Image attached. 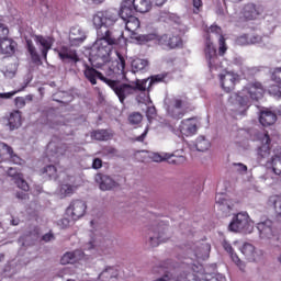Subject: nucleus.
<instances>
[{
  "label": "nucleus",
  "instance_id": "f3484780",
  "mask_svg": "<svg viewBox=\"0 0 281 281\" xmlns=\"http://www.w3.org/2000/svg\"><path fill=\"white\" fill-rule=\"evenodd\" d=\"M87 41V33L80 26H72L69 32V43L72 47H78Z\"/></svg>",
  "mask_w": 281,
  "mask_h": 281
},
{
  "label": "nucleus",
  "instance_id": "412c9836",
  "mask_svg": "<svg viewBox=\"0 0 281 281\" xmlns=\"http://www.w3.org/2000/svg\"><path fill=\"white\" fill-rule=\"evenodd\" d=\"M120 278V269L115 266H106L98 276V280L101 281H117Z\"/></svg>",
  "mask_w": 281,
  "mask_h": 281
},
{
  "label": "nucleus",
  "instance_id": "69168bd1",
  "mask_svg": "<svg viewBox=\"0 0 281 281\" xmlns=\"http://www.w3.org/2000/svg\"><path fill=\"white\" fill-rule=\"evenodd\" d=\"M237 45H249V41H247V36H240L236 40Z\"/></svg>",
  "mask_w": 281,
  "mask_h": 281
},
{
  "label": "nucleus",
  "instance_id": "72a5a7b5",
  "mask_svg": "<svg viewBox=\"0 0 281 281\" xmlns=\"http://www.w3.org/2000/svg\"><path fill=\"white\" fill-rule=\"evenodd\" d=\"M150 63L148 59L136 58L132 60V71L137 74V71H146Z\"/></svg>",
  "mask_w": 281,
  "mask_h": 281
},
{
  "label": "nucleus",
  "instance_id": "49530a36",
  "mask_svg": "<svg viewBox=\"0 0 281 281\" xmlns=\"http://www.w3.org/2000/svg\"><path fill=\"white\" fill-rule=\"evenodd\" d=\"M43 175H47L52 179V177H56V167L54 165H48L42 169Z\"/></svg>",
  "mask_w": 281,
  "mask_h": 281
},
{
  "label": "nucleus",
  "instance_id": "774afa93",
  "mask_svg": "<svg viewBox=\"0 0 281 281\" xmlns=\"http://www.w3.org/2000/svg\"><path fill=\"white\" fill-rule=\"evenodd\" d=\"M15 74L16 72L14 70H5L4 71L5 78H14Z\"/></svg>",
  "mask_w": 281,
  "mask_h": 281
},
{
  "label": "nucleus",
  "instance_id": "bf43d9fd",
  "mask_svg": "<svg viewBox=\"0 0 281 281\" xmlns=\"http://www.w3.org/2000/svg\"><path fill=\"white\" fill-rule=\"evenodd\" d=\"M233 166L237 168V172H247V165L243 162H234Z\"/></svg>",
  "mask_w": 281,
  "mask_h": 281
},
{
  "label": "nucleus",
  "instance_id": "a211bd4d",
  "mask_svg": "<svg viewBox=\"0 0 281 281\" xmlns=\"http://www.w3.org/2000/svg\"><path fill=\"white\" fill-rule=\"evenodd\" d=\"M58 56L63 63H74V65H76V63H80V57H78L76 49H71L67 46H63L58 50Z\"/></svg>",
  "mask_w": 281,
  "mask_h": 281
},
{
  "label": "nucleus",
  "instance_id": "4468645a",
  "mask_svg": "<svg viewBox=\"0 0 281 281\" xmlns=\"http://www.w3.org/2000/svg\"><path fill=\"white\" fill-rule=\"evenodd\" d=\"M158 45L164 47V49H177L183 45V41L179 35L164 34L158 37Z\"/></svg>",
  "mask_w": 281,
  "mask_h": 281
},
{
  "label": "nucleus",
  "instance_id": "393cba45",
  "mask_svg": "<svg viewBox=\"0 0 281 281\" xmlns=\"http://www.w3.org/2000/svg\"><path fill=\"white\" fill-rule=\"evenodd\" d=\"M211 34H216L218 36V54L220 56H224L225 52H227V46L225 45V37H223V30L218 25H212L209 30Z\"/></svg>",
  "mask_w": 281,
  "mask_h": 281
},
{
  "label": "nucleus",
  "instance_id": "0eeeda50",
  "mask_svg": "<svg viewBox=\"0 0 281 281\" xmlns=\"http://www.w3.org/2000/svg\"><path fill=\"white\" fill-rule=\"evenodd\" d=\"M117 19H120V14L115 9H109L105 11H99L93 15L92 23L94 30L102 27H113L115 23H117Z\"/></svg>",
  "mask_w": 281,
  "mask_h": 281
},
{
  "label": "nucleus",
  "instance_id": "4be33fe9",
  "mask_svg": "<svg viewBox=\"0 0 281 281\" xmlns=\"http://www.w3.org/2000/svg\"><path fill=\"white\" fill-rule=\"evenodd\" d=\"M16 47L18 44L12 38L5 37L4 40H0V54L4 56H14Z\"/></svg>",
  "mask_w": 281,
  "mask_h": 281
},
{
  "label": "nucleus",
  "instance_id": "8fccbe9b",
  "mask_svg": "<svg viewBox=\"0 0 281 281\" xmlns=\"http://www.w3.org/2000/svg\"><path fill=\"white\" fill-rule=\"evenodd\" d=\"M269 93L270 95H272V98H276L277 100L281 99V87L280 86H272L269 89Z\"/></svg>",
  "mask_w": 281,
  "mask_h": 281
},
{
  "label": "nucleus",
  "instance_id": "b1692460",
  "mask_svg": "<svg viewBox=\"0 0 281 281\" xmlns=\"http://www.w3.org/2000/svg\"><path fill=\"white\" fill-rule=\"evenodd\" d=\"M68 148L69 147L65 143H50L48 144V155L55 159H60V157H64L65 153H67Z\"/></svg>",
  "mask_w": 281,
  "mask_h": 281
},
{
  "label": "nucleus",
  "instance_id": "20e7f679",
  "mask_svg": "<svg viewBox=\"0 0 281 281\" xmlns=\"http://www.w3.org/2000/svg\"><path fill=\"white\" fill-rule=\"evenodd\" d=\"M89 60L92 69H100L103 65H106L111 60V47L95 41L90 49ZM95 67V68H94Z\"/></svg>",
  "mask_w": 281,
  "mask_h": 281
},
{
  "label": "nucleus",
  "instance_id": "4d7b16f0",
  "mask_svg": "<svg viewBox=\"0 0 281 281\" xmlns=\"http://www.w3.org/2000/svg\"><path fill=\"white\" fill-rule=\"evenodd\" d=\"M14 102L18 109H23V106H25V98L23 97H16Z\"/></svg>",
  "mask_w": 281,
  "mask_h": 281
},
{
  "label": "nucleus",
  "instance_id": "dca6fc26",
  "mask_svg": "<svg viewBox=\"0 0 281 281\" xmlns=\"http://www.w3.org/2000/svg\"><path fill=\"white\" fill-rule=\"evenodd\" d=\"M32 38L37 47H40L44 60H47V54L52 49V45H54V38L43 35H33Z\"/></svg>",
  "mask_w": 281,
  "mask_h": 281
},
{
  "label": "nucleus",
  "instance_id": "5fc2aeb1",
  "mask_svg": "<svg viewBox=\"0 0 281 281\" xmlns=\"http://www.w3.org/2000/svg\"><path fill=\"white\" fill-rule=\"evenodd\" d=\"M16 199L20 201H27L30 199V194L27 191H19L15 193Z\"/></svg>",
  "mask_w": 281,
  "mask_h": 281
},
{
  "label": "nucleus",
  "instance_id": "052dcab7",
  "mask_svg": "<svg viewBox=\"0 0 281 281\" xmlns=\"http://www.w3.org/2000/svg\"><path fill=\"white\" fill-rule=\"evenodd\" d=\"M92 168L94 170H100V168H102V159L94 158L93 161H92Z\"/></svg>",
  "mask_w": 281,
  "mask_h": 281
},
{
  "label": "nucleus",
  "instance_id": "9d476101",
  "mask_svg": "<svg viewBox=\"0 0 281 281\" xmlns=\"http://www.w3.org/2000/svg\"><path fill=\"white\" fill-rule=\"evenodd\" d=\"M252 135H255L254 139H258L261 142V146L258 147V155L261 159L269 157L271 154V142L272 138L269 135V132H260L258 130H252Z\"/></svg>",
  "mask_w": 281,
  "mask_h": 281
},
{
  "label": "nucleus",
  "instance_id": "f03ea898",
  "mask_svg": "<svg viewBox=\"0 0 281 281\" xmlns=\"http://www.w3.org/2000/svg\"><path fill=\"white\" fill-rule=\"evenodd\" d=\"M262 95H265V88H262V83H248L240 92L232 93L228 98V102L234 106L235 111L245 113V111L249 109L251 100L258 102Z\"/></svg>",
  "mask_w": 281,
  "mask_h": 281
},
{
  "label": "nucleus",
  "instance_id": "37998d69",
  "mask_svg": "<svg viewBox=\"0 0 281 281\" xmlns=\"http://www.w3.org/2000/svg\"><path fill=\"white\" fill-rule=\"evenodd\" d=\"M272 170L274 173L281 175V156L280 155H276L272 158Z\"/></svg>",
  "mask_w": 281,
  "mask_h": 281
},
{
  "label": "nucleus",
  "instance_id": "864d4df0",
  "mask_svg": "<svg viewBox=\"0 0 281 281\" xmlns=\"http://www.w3.org/2000/svg\"><path fill=\"white\" fill-rule=\"evenodd\" d=\"M215 200H216V203L221 205L222 210H225V207L229 210V204L227 203V199H225L223 195H216Z\"/></svg>",
  "mask_w": 281,
  "mask_h": 281
},
{
  "label": "nucleus",
  "instance_id": "09e8293b",
  "mask_svg": "<svg viewBox=\"0 0 281 281\" xmlns=\"http://www.w3.org/2000/svg\"><path fill=\"white\" fill-rule=\"evenodd\" d=\"M167 160L169 164L179 165V164H183V161H186V157L171 155L167 158Z\"/></svg>",
  "mask_w": 281,
  "mask_h": 281
},
{
  "label": "nucleus",
  "instance_id": "f704fd0d",
  "mask_svg": "<svg viewBox=\"0 0 281 281\" xmlns=\"http://www.w3.org/2000/svg\"><path fill=\"white\" fill-rule=\"evenodd\" d=\"M157 21H159L160 23H179V16L168 11H160L158 13Z\"/></svg>",
  "mask_w": 281,
  "mask_h": 281
},
{
  "label": "nucleus",
  "instance_id": "4c0bfd02",
  "mask_svg": "<svg viewBox=\"0 0 281 281\" xmlns=\"http://www.w3.org/2000/svg\"><path fill=\"white\" fill-rule=\"evenodd\" d=\"M257 229L262 238H269L271 240V245L278 247V244L273 243V228L271 226L270 228H265L262 225H257Z\"/></svg>",
  "mask_w": 281,
  "mask_h": 281
},
{
  "label": "nucleus",
  "instance_id": "6e6552de",
  "mask_svg": "<svg viewBox=\"0 0 281 281\" xmlns=\"http://www.w3.org/2000/svg\"><path fill=\"white\" fill-rule=\"evenodd\" d=\"M94 181L99 184V189L102 192H109L111 190H115V188H120L122 186V181L126 182V178H123L122 176L112 177L104 173H97Z\"/></svg>",
  "mask_w": 281,
  "mask_h": 281
},
{
  "label": "nucleus",
  "instance_id": "6ab92c4d",
  "mask_svg": "<svg viewBox=\"0 0 281 281\" xmlns=\"http://www.w3.org/2000/svg\"><path fill=\"white\" fill-rule=\"evenodd\" d=\"M260 14H262V10L255 3H248L243 9L244 21H256Z\"/></svg>",
  "mask_w": 281,
  "mask_h": 281
},
{
  "label": "nucleus",
  "instance_id": "c9c22d12",
  "mask_svg": "<svg viewBox=\"0 0 281 281\" xmlns=\"http://www.w3.org/2000/svg\"><path fill=\"white\" fill-rule=\"evenodd\" d=\"M132 3H134L136 12H139L140 14H146L151 8L150 0H132Z\"/></svg>",
  "mask_w": 281,
  "mask_h": 281
},
{
  "label": "nucleus",
  "instance_id": "e2e57ef3",
  "mask_svg": "<svg viewBox=\"0 0 281 281\" xmlns=\"http://www.w3.org/2000/svg\"><path fill=\"white\" fill-rule=\"evenodd\" d=\"M15 94H16L15 91L0 93V99H2V100H10V98L14 97Z\"/></svg>",
  "mask_w": 281,
  "mask_h": 281
},
{
  "label": "nucleus",
  "instance_id": "9b49d317",
  "mask_svg": "<svg viewBox=\"0 0 281 281\" xmlns=\"http://www.w3.org/2000/svg\"><path fill=\"white\" fill-rule=\"evenodd\" d=\"M204 57L209 65L210 71L218 67L221 59H218V54H216V46H214V42H212L210 35L206 37L204 43Z\"/></svg>",
  "mask_w": 281,
  "mask_h": 281
},
{
  "label": "nucleus",
  "instance_id": "3c124183",
  "mask_svg": "<svg viewBox=\"0 0 281 281\" xmlns=\"http://www.w3.org/2000/svg\"><path fill=\"white\" fill-rule=\"evenodd\" d=\"M10 34V29L3 23H0V41H3L8 38V35Z\"/></svg>",
  "mask_w": 281,
  "mask_h": 281
},
{
  "label": "nucleus",
  "instance_id": "c85d7f7f",
  "mask_svg": "<svg viewBox=\"0 0 281 281\" xmlns=\"http://www.w3.org/2000/svg\"><path fill=\"white\" fill-rule=\"evenodd\" d=\"M7 126L10 131H16L21 126V111L15 110L7 117Z\"/></svg>",
  "mask_w": 281,
  "mask_h": 281
},
{
  "label": "nucleus",
  "instance_id": "13d9d810",
  "mask_svg": "<svg viewBox=\"0 0 281 281\" xmlns=\"http://www.w3.org/2000/svg\"><path fill=\"white\" fill-rule=\"evenodd\" d=\"M248 43H249L250 45H256V44H258V43H262V36H260V35H252V36L249 38Z\"/></svg>",
  "mask_w": 281,
  "mask_h": 281
},
{
  "label": "nucleus",
  "instance_id": "aec40b11",
  "mask_svg": "<svg viewBox=\"0 0 281 281\" xmlns=\"http://www.w3.org/2000/svg\"><path fill=\"white\" fill-rule=\"evenodd\" d=\"M135 12L137 11L135 9V4L133 3V0H124L117 13L123 21H126V19H131L132 16H135Z\"/></svg>",
  "mask_w": 281,
  "mask_h": 281
},
{
  "label": "nucleus",
  "instance_id": "423d86ee",
  "mask_svg": "<svg viewBox=\"0 0 281 281\" xmlns=\"http://www.w3.org/2000/svg\"><path fill=\"white\" fill-rule=\"evenodd\" d=\"M228 231L235 234H251L254 232V222H251L247 212L237 213L233 216Z\"/></svg>",
  "mask_w": 281,
  "mask_h": 281
},
{
  "label": "nucleus",
  "instance_id": "680f3d73",
  "mask_svg": "<svg viewBox=\"0 0 281 281\" xmlns=\"http://www.w3.org/2000/svg\"><path fill=\"white\" fill-rule=\"evenodd\" d=\"M257 225H262L263 229H268L273 227V222L271 220H266L263 222H259Z\"/></svg>",
  "mask_w": 281,
  "mask_h": 281
},
{
  "label": "nucleus",
  "instance_id": "a19ab883",
  "mask_svg": "<svg viewBox=\"0 0 281 281\" xmlns=\"http://www.w3.org/2000/svg\"><path fill=\"white\" fill-rule=\"evenodd\" d=\"M91 137L92 139H97V142H106L109 139V132L106 130L94 131Z\"/></svg>",
  "mask_w": 281,
  "mask_h": 281
},
{
  "label": "nucleus",
  "instance_id": "79ce46f5",
  "mask_svg": "<svg viewBox=\"0 0 281 281\" xmlns=\"http://www.w3.org/2000/svg\"><path fill=\"white\" fill-rule=\"evenodd\" d=\"M14 183L18 186V188L20 190H22L23 192H30V184H27V181H25V179H23V176H20Z\"/></svg>",
  "mask_w": 281,
  "mask_h": 281
},
{
  "label": "nucleus",
  "instance_id": "1a4fd4ad",
  "mask_svg": "<svg viewBox=\"0 0 281 281\" xmlns=\"http://www.w3.org/2000/svg\"><path fill=\"white\" fill-rule=\"evenodd\" d=\"M123 21L125 22V30H127V32H132L133 38L138 41V43H148L149 41H155V38H157L156 34L137 35L135 31L139 30L140 25L139 19H137V16L132 15V18H127Z\"/></svg>",
  "mask_w": 281,
  "mask_h": 281
},
{
  "label": "nucleus",
  "instance_id": "f8f14e48",
  "mask_svg": "<svg viewBox=\"0 0 281 281\" xmlns=\"http://www.w3.org/2000/svg\"><path fill=\"white\" fill-rule=\"evenodd\" d=\"M168 226L158 225L148 232L147 243L150 247H159L160 243H166L170 236H168Z\"/></svg>",
  "mask_w": 281,
  "mask_h": 281
},
{
  "label": "nucleus",
  "instance_id": "ea45409f",
  "mask_svg": "<svg viewBox=\"0 0 281 281\" xmlns=\"http://www.w3.org/2000/svg\"><path fill=\"white\" fill-rule=\"evenodd\" d=\"M195 148L199 153H205L210 148V140L205 139L204 136H199L195 142Z\"/></svg>",
  "mask_w": 281,
  "mask_h": 281
},
{
  "label": "nucleus",
  "instance_id": "0e129e2a",
  "mask_svg": "<svg viewBox=\"0 0 281 281\" xmlns=\"http://www.w3.org/2000/svg\"><path fill=\"white\" fill-rule=\"evenodd\" d=\"M104 155H117V150L114 147L103 148Z\"/></svg>",
  "mask_w": 281,
  "mask_h": 281
},
{
  "label": "nucleus",
  "instance_id": "a18cd8bd",
  "mask_svg": "<svg viewBox=\"0 0 281 281\" xmlns=\"http://www.w3.org/2000/svg\"><path fill=\"white\" fill-rule=\"evenodd\" d=\"M7 175L8 177H11L13 181L20 179V177L23 176V173H21V170H19L18 168L11 167L7 170Z\"/></svg>",
  "mask_w": 281,
  "mask_h": 281
},
{
  "label": "nucleus",
  "instance_id": "c03bdc74",
  "mask_svg": "<svg viewBox=\"0 0 281 281\" xmlns=\"http://www.w3.org/2000/svg\"><path fill=\"white\" fill-rule=\"evenodd\" d=\"M142 120H144V116L139 112H134L128 115L130 124H133V125L139 124L142 122Z\"/></svg>",
  "mask_w": 281,
  "mask_h": 281
},
{
  "label": "nucleus",
  "instance_id": "473e14b6",
  "mask_svg": "<svg viewBox=\"0 0 281 281\" xmlns=\"http://www.w3.org/2000/svg\"><path fill=\"white\" fill-rule=\"evenodd\" d=\"M126 69V60L122 57V55H119V60L114 63L113 69H110L112 74H116L117 76H122V80L126 79V72L124 71Z\"/></svg>",
  "mask_w": 281,
  "mask_h": 281
},
{
  "label": "nucleus",
  "instance_id": "c756f323",
  "mask_svg": "<svg viewBox=\"0 0 281 281\" xmlns=\"http://www.w3.org/2000/svg\"><path fill=\"white\" fill-rule=\"evenodd\" d=\"M278 116L276 115V113L269 110L262 111L259 116V122L260 124H262V126H271L276 124Z\"/></svg>",
  "mask_w": 281,
  "mask_h": 281
},
{
  "label": "nucleus",
  "instance_id": "de8ad7c7",
  "mask_svg": "<svg viewBox=\"0 0 281 281\" xmlns=\"http://www.w3.org/2000/svg\"><path fill=\"white\" fill-rule=\"evenodd\" d=\"M76 260V252H66L61 258V265H69Z\"/></svg>",
  "mask_w": 281,
  "mask_h": 281
},
{
  "label": "nucleus",
  "instance_id": "e433bc0d",
  "mask_svg": "<svg viewBox=\"0 0 281 281\" xmlns=\"http://www.w3.org/2000/svg\"><path fill=\"white\" fill-rule=\"evenodd\" d=\"M268 205L273 207L277 218H281V196L280 195H271L268 200Z\"/></svg>",
  "mask_w": 281,
  "mask_h": 281
},
{
  "label": "nucleus",
  "instance_id": "f257e3e1",
  "mask_svg": "<svg viewBox=\"0 0 281 281\" xmlns=\"http://www.w3.org/2000/svg\"><path fill=\"white\" fill-rule=\"evenodd\" d=\"M83 76L86 80L91 85H98V79L105 82V85L114 91L115 95H117L121 104H124V100H126L128 95H133L135 91H146V89L147 91H150V89H153V85H157V82H165L168 85V81L172 80L170 74L162 72L151 76L148 79H137L132 83H122L119 80H111L104 77L102 72L95 70V68H91L87 63L83 64Z\"/></svg>",
  "mask_w": 281,
  "mask_h": 281
},
{
  "label": "nucleus",
  "instance_id": "39448f33",
  "mask_svg": "<svg viewBox=\"0 0 281 281\" xmlns=\"http://www.w3.org/2000/svg\"><path fill=\"white\" fill-rule=\"evenodd\" d=\"M97 30V42L108 47H117L124 41V31L112 27H101Z\"/></svg>",
  "mask_w": 281,
  "mask_h": 281
},
{
  "label": "nucleus",
  "instance_id": "6e6d98bb",
  "mask_svg": "<svg viewBox=\"0 0 281 281\" xmlns=\"http://www.w3.org/2000/svg\"><path fill=\"white\" fill-rule=\"evenodd\" d=\"M272 80H274V82H281V67L276 68V70L272 74Z\"/></svg>",
  "mask_w": 281,
  "mask_h": 281
},
{
  "label": "nucleus",
  "instance_id": "7ed1b4c3",
  "mask_svg": "<svg viewBox=\"0 0 281 281\" xmlns=\"http://www.w3.org/2000/svg\"><path fill=\"white\" fill-rule=\"evenodd\" d=\"M165 108L173 120H181L190 109V101L186 95H176L171 99H165Z\"/></svg>",
  "mask_w": 281,
  "mask_h": 281
},
{
  "label": "nucleus",
  "instance_id": "603ef678",
  "mask_svg": "<svg viewBox=\"0 0 281 281\" xmlns=\"http://www.w3.org/2000/svg\"><path fill=\"white\" fill-rule=\"evenodd\" d=\"M146 117L150 122V120H155L157 117V109L155 106H148L146 111Z\"/></svg>",
  "mask_w": 281,
  "mask_h": 281
},
{
  "label": "nucleus",
  "instance_id": "2eb2a0df",
  "mask_svg": "<svg viewBox=\"0 0 281 281\" xmlns=\"http://www.w3.org/2000/svg\"><path fill=\"white\" fill-rule=\"evenodd\" d=\"M0 157L1 159H9V161L16 166H23V164H25V160L20 158L19 155L14 153V149L3 142H0Z\"/></svg>",
  "mask_w": 281,
  "mask_h": 281
},
{
  "label": "nucleus",
  "instance_id": "7c9ffc66",
  "mask_svg": "<svg viewBox=\"0 0 281 281\" xmlns=\"http://www.w3.org/2000/svg\"><path fill=\"white\" fill-rule=\"evenodd\" d=\"M211 249L212 246L207 243L198 245L194 250L195 258L200 260H207V258H210Z\"/></svg>",
  "mask_w": 281,
  "mask_h": 281
},
{
  "label": "nucleus",
  "instance_id": "bb28decb",
  "mask_svg": "<svg viewBox=\"0 0 281 281\" xmlns=\"http://www.w3.org/2000/svg\"><path fill=\"white\" fill-rule=\"evenodd\" d=\"M198 131L196 123L192 122V119H187L181 121L180 132L182 135L189 137V135H194Z\"/></svg>",
  "mask_w": 281,
  "mask_h": 281
},
{
  "label": "nucleus",
  "instance_id": "58836bf2",
  "mask_svg": "<svg viewBox=\"0 0 281 281\" xmlns=\"http://www.w3.org/2000/svg\"><path fill=\"white\" fill-rule=\"evenodd\" d=\"M76 190H78L77 186L61 184L59 188V194L61 198L71 196V194H74V192H76Z\"/></svg>",
  "mask_w": 281,
  "mask_h": 281
},
{
  "label": "nucleus",
  "instance_id": "a878e982",
  "mask_svg": "<svg viewBox=\"0 0 281 281\" xmlns=\"http://www.w3.org/2000/svg\"><path fill=\"white\" fill-rule=\"evenodd\" d=\"M26 49L31 56L32 64L41 67V65H43V60L41 59V55H38V50L36 49V46H34V42H32V40H26Z\"/></svg>",
  "mask_w": 281,
  "mask_h": 281
},
{
  "label": "nucleus",
  "instance_id": "cd10ccee",
  "mask_svg": "<svg viewBox=\"0 0 281 281\" xmlns=\"http://www.w3.org/2000/svg\"><path fill=\"white\" fill-rule=\"evenodd\" d=\"M241 254L248 260V262H256L258 260V252L256 251V247L249 243H245L241 247Z\"/></svg>",
  "mask_w": 281,
  "mask_h": 281
},
{
  "label": "nucleus",
  "instance_id": "2f4dec72",
  "mask_svg": "<svg viewBox=\"0 0 281 281\" xmlns=\"http://www.w3.org/2000/svg\"><path fill=\"white\" fill-rule=\"evenodd\" d=\"M222 246H223V248L225 249V251H227V254H229V256H231L233 262H234L237 267H239V269H241V271H243V269H245V266H244L243 262L240 261V258H238V255H236V254L234 252V248L232 247V244H229L227 240L224 239V240L222 241Z\"/></svg>",
  "mask_w": 281,
  "mask_h": 281
},
{
  "label": "nucleus",
  "instance_id": "5701e85b",
  "mask_svg": "<svg viewBox=\"0 0 281 281\" xmlns=\"http://www.w3.org/2000/svg\"><path fill=\"white\" fill-rule=\"evenodd\" d=\"M221 85L224 90L227 92L232 91L234 87H236V80H238V75L234 72H226L224 75H220Z\"/></svg>",
  "mask_w": 281,
  "mask_h": 281
},
{
  "label": "nucleus",
  "instance_id": "338daca9",
  "mask_svg": "<svg viewBox=\"0 0 281 281\" xmlns=\"http://www.w3.org/2000/svg\"><path fill=\"white\" fill-rule=\"evenodd\" d=\"M21 223V220L19 217L11 216L10 225L16 226Z\"/></svg>",
  "mask_w": 281,
  "mask_h": 281
},
{
  "label": "nucleus",
  "instance_id": "ddd939ff",
  "mask_svg": "<svg viewBox=\"0 0 281 281\" xmlns=\"http://www.w3.org/2000/svg\"><path fill=\"white\" fill-rule=\"evenodd\" d=\"M85 212H87V203L81 200L72 201L66 210L67 216H70L72 221H78V218H82V216H85Z\"/></svg>",
  "mask_w": 281,
  "mask_h": 281
}]
</instances>
